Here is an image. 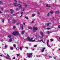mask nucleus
Returning a JSON list of instances; mask_svg holds the SVG:
<instances>
[{
    "instance_id": "obj_1",
    "label": "nucleus",
    "mask_w": 60,
    "mask_h": 60,
    "mask_svg": "<svg viewBox=\"0 0 60 60\" xmlns=\"http://www.w3.org/2000/svg\"><path fill=\"white\" fill-rule=\"evenodd\" d=\"M14 2L15 3H14V5L15 6H19V8H17L16 9L17 11H19V9L22 8L21 6H22V5L20 4H18L17 5V1L16 0H14Z\"/></svg>"
},
{
    "instance_id": "obj_2",
    "label": "nucleus",
    "mask_w": 60,
    "mask_h": 60,
    "mask_svg": "<svg viewBox=\"0 0 60 60\" xmlns=\"http://www.w3.org/2000/svg\"><path fill=\"white\" fill-rule=\"evenodd\" d=\"M12 34L14 35H19V32L18 31H15L12 33Z\"/></svg>"
},
{
    "instance_id": "obj_3",
    "label": "nucleus",
    "mask_w": 60,
    "mask_h": 60,
    "mask_svg": "<svg viewBox=\"0 0 60 60\" xmlns=\"http://www.w3.org/2000/svg\"><path fill=\"white\" fill-rule=\"evenodd\" d=\"M27 55H28V56L29 58L31 57V55H33V53H27Z\"/></svg>"
},
{
    "instance_id": "obj_4",
    "label": "nucleus",
    "mask_w": 60,
    "mask_h": 60,
    "mask_svg": "<svg viewBox=\"0 0 60 60\" xmlns=\"http://www.w3.org/2000/svg\"><path fill=\"white\" fill-rule=\"evenodd\" d=\"M49 40H48L47 41V45L48 47L49 48H51V46H50L49 45V44L48 45V44H49Z\"/></svg>"
},
{
    "instance_id": "obj_5",
    "label": "nucleus",
    "mask_w": 60,
    "mask_h": 60,
    "mask_svg": "<svg viewBox=\"0 0 60 60\" xmlns=\"http://www.w3.org/2000/svg\"><path fill=\"white\" fill-rule=\"evenodd\" d=\"M33 38H31V39H30V41H31L32 42H34V41H35V40H32Z\"/></svg>"
},
{
    "instance_id": "obj_6",
    "label": "nucleus",
    "mask_w": 60,
    "mask_h": 60,
    "mask_svg": "<svg viewBox=\"0 0 60 60\" xmlns=\"http://www.w3.org/2000/svg\"><path fill=\"white\" fill-rule=\"evenodd\" d=\"M35 27V26H34L33 27V29L34 30H38V28H37L35 27Z\"/></svg>"
},
{
    "instance_id": "obj_7",
    "label": "nucleus",
    "mask_w": 60,
    "mask_h": 60,
    "mask_svg": "<svg viewBox=\"0 0 60 60\" xmlns=\"http://www.w3.org/2000/svg\"><path fill=\"white\" fill-rule=\"evenodd\" d=\"M44 36H42V37H41V36H39L38 38H40V39H42L43 37Z\"/></svg>"
},
{
    "instance_id": "obj_8",
    "label": "nucleus",
    "mask_w": 60,
    "mask_h": 60,
    "mask_svg": "<svg viewBox=\"0 0 60 60\" xmlns=\"http://www.w3.org/2000/svg\"><path fill=\"white\" fill-rule=\"evenodd\" d=\"M51 24V23H47L46 24V25L47 26H49V25H50V24Z\"/></svg>"
},
{
    "instance_id": "obj_9",
    "label": "nucleus",
    "mask_w": 60,
    "mask_h": 60,
    "mask_svg": "<svg viewBox=\"0 0 60 60\" xmlns=\"http://www.w3.org/2000/svg\"><path fill=\"white\" fill-rule=\"evenodd\" d=\"M27 39V40H28V41H30V37H28Z\"/></svg>"
},
{
    "instance_id": "obj_10",
    "label": "nucleus",
    "mask_w": 60,
    "mask_h": 60,
    "mask_svg": "<svg viewBox=\"0 0 60 60\" xmlns=\"http://www.w3.org/2000/svg\"><path fill=\"white\" fill-rule=\"evenodd\" d=\"M41 55H36V56L37 57H41Z\"/></svg>"
},
{
    "instance_id": "obj_11",
    "label": "nucleus",
    "mask_w": 60,
    "mask_h": 60,
    "mask_svg": "<svg viewBox=\"0 0 60 60\" xmlns=\"http://www.w3.org/2000/svg\"><path fill=\"white\" fill-rule=\"evenodd\" d=\"M20 25L21 27L22 28V29H23V26H24L22 25V24H20Z\"/></svg>"
},
{
    "instance_id": "obj_12",
    "label": "nucleus",
    "mask_w": 60,
    "mask_h": 60,
    "mask_svg": "<svg viewBox=\"0 0 60 60\" xmlns=\"http://www.w3.org/2000/svg\"><path fill=\"white\" fill-rule=\"evenodd\" d=\"M55 13L57 14H59V13H60V12L59 11H56Z\"/></svg>"
},
{
    "instance_id": "obj_13",
    "label": "nucleus",
    "mask_w": 60,
    "mask_h": 60,
    "mask_svg": "<svg viewBox=\"0 0 60 60\" xmlns=\"http://www.w3.org/2000/svg\"><path fill=\"white\" fill-rule=\"evenodd\" d=\"M40 34L41 35H42V36H44V35H43V32H41Z\"/></svg>"
},
{
    "instance_id": "obj_14",
    "label": "nucleus",
    "mask_w": 60,
    "mask_h": 60,
    "mask_svg": "<svg viewBox=\"0 0 60 60\" xmlns=\"http://www.w3.org/2000/svg\"><path fill=\"white\" fill-rule=\"evenodd\" d=\"M12 38H11L10 39H9V41H10V42H11V41H12Z\"/></svg>"
},
{
    "instance_id": "obj_15",
    "label": "nucleus",
    "mask_w": 60,
    "mask_h": 60,
    "mask_svg": "<svg viewBox=\"0 0 60 60\" xmlns=\"http://www.w3.org/2000/svg\"><path fill=\"white\" fill-rule=\"evenodd\" d=\"M25 32L24 31H22L21 32V34H24V33Z\"/></svg>"
},
{
    "instance_id": "obj_16",
    "label": "nucleus",
    "mask_w": 60,
    "mask_h": 60,
    "mask_svg": "<svg viewBox=\"0 0 60 60\" xmlns=\"http://www.w3.org/2000/svg\"><path fill=\"white\" fill-rule=\"evenodd\" d=\"M1 20L2 21V22L4 23V19H1Z\"/></svg>"
},
{
    "instance_id": "obj_17",
    "label": "nucleus",
    "mask_w": 60,
    "mask_h": 60,
    "mask_svg": "<svg viewBox=\"0 0 60 60\" xmlns=\"http://www.w3.org/2000/svg\"><path fill=\"white\" fill-rule=\"evenodd\" d=\"M28 28H29V29H32V27H31L30 26L28 27Z\"/></svg>"
},
{
    "instance_id": "obj_18",
    "label": "nucleus",
    "mask_w": 60,
    "mask_h": 60,
    "mask_svg": "<svg viewBox=\"0 0 60 60\" xmlns=\"http://www.w3.org/2000/svg\"><path fill=\"white\" fill-rule=\"evenodd\" d=\"M4 47L5 48V49H7V45H5Z\"/></svg>"
},
{
    "instance_id": "obj_19",
    "label": "nucleus",
    "mask_w": 60,
    "mask_h": 60,
    "mask_svg": "<svg viewBox=\"0 0 60 60\" xmlns=\"http://www.w3.org/2000/svg\"><path fill=\"white\" fill-rule=\"evenodd\" d=\"M42 27H43V28H45V26L44 25H43L42 26Z\"/></svg>"
},
{
    "instance_id": "obj_20",
    "label": "nucleus",
    "mask_w": 60,
    "mask_h": 60,
    "mask_svg": "<svg viewBox=\"0 0 60 60\" xmlns=\"http://www.w3.org/2000/svg\"><path fill=\"white\" fill-rule=\"evenodd\" d=\"M5 57L6 58H7V59H8L9 60H11V59L8 57H6V56H5Z\"/></svg>"
},
{
    "instance_id": "obj_21",
    "label": "nucleus",
    "mask_w": 60,
    "mask_h": 60,
    "mask_svg": "<svg viewBox=\"0 0 60 60\" xmlns=\"http://www.w3.org/2000/svg\"><path fill=\"white\" fill-rule=\"evenodd\" d=\"M10 11L12 12H13V11H14V10H13V9H10Z\"/></svg>"
},
{
    "instance_id": "obj_22",
    "label": "nucleus",
    "mask_w": 60,
    "mask_h": 60,
    "mask_svg": "<svg viewBox=\"0 0 60 60\" xmlns=\"http://www.w3.org/2000/svg\"><path fill=\"white\" fill-rule=\"evenodd\" d=\"M35 16V14H32V17H34V16Z\"/></svg>"
},
{
    "instance_id": "obj_23",
    "label": "nucleus",
    "mask_w": 60,
    "mask_h": 60,
    "mask_svg": "<svg viewBox=\"0 0 60 60\" xmlns=\"http://www.w3.org/2000/svg\"><path fill=\"white\" fill-rule=\"evenodd\" d=\"M19 49H20V50L21 51V50H22V47H20Z\"/></svg>"
},
{
    "instance_id": "obj_24",
    "label": "nucleus",
    "mask_w": 60,
    "mask_h": 60,
    "mask_svg": "<svg viewBox=\"0 0 60 60\" xmlns=\"http://www.w3.org/2000/svg\"><path fill=\"white\" fill-rule=\"evenodd\" d=\"M46 6L47 7H50V6H49L48 4L46 5Z\"/></svg>"
},
{
    "instance_id": "obj_25",
    "label": "nucleus",
    "mask_w": 60,
    "mask_h": 60,
    "mask_svg": "<svg viewBox=\"0 0 60 60\" xmlns=\"http://www.w3.org/2000/svg\"><path fill=\"white\" fill-rule=\"evenodd\" d=\"M11 35H9L8 36V38H11Z\"/></svg>"
},
{
    "instance_id": "obj_26",
    "label": "nucleus",
    "mask_w": 60,
    "mask_h": 60,
    "mask_svg": "<svg viewBox=\"0 0 60 60\" xmlns=\"http://www.w3.org/2000/svg\"><path fill=\"white\" fill-rule=\"evenodd\" d=\"M14 23H15V22H17V21H16V20H14L13 22Z\"/></svg>"
},
{
    "instance_id": "obj_27",
    "label": "nucleus",
    "mask_w": 60,
    "mask_h": 60,
    "mask_svg": "<svg viewBox=\"0 0 60 60\" xmlns=\"http://www.w3.org/2000/svg\"><path fill=\"white\" fill-rule=\"evenodd\" d=\"M13 49V47H11L10 48L11 50H12Z\"/></svg>"
},
{
    "instance_id": "obj_28",
    "label": "nucleus",
    "mask_w": 60,
    "mask_h": 60,
    "mask_svg": "<svg viewBox=\"0 0 60 60\" xmlns=\"http://www.w3.org/2000/svg\"><path fill=\"white\" fill-rule=\"evenodd\" d=\"M46 33H47V34H50V32L49 31H48V32H46Z\"/></svg>"
},
{
    "instance_id": "obj_29",
    "label": "nucleus",
    "mask_w": 60,
    "mask_h": 60,
    "mask_svg": "<svg viewBox=\"0 0 60 60\" xmlns=\"http://www.w3.org/2000/svg\"><path fill=\"white\" fill-rule=\"evenodd\" d=\"M13 46L14 47H16V45L15 44L13 45Z\"/></svg>"
},
{
    "instance_id": "obj_30",
    "label": "nucleus",
    "mask_w": 60,
    "mask_h": 60,
    "mask_svg": "<svg viewBox=\"0 0 60 60\" xmlns=\"http://www.w3.org/2000/svg\"><path fill=\"white\" fill-rule=\"evenodd\" d=\"M50 13H53V12L52 11H50Z\"/></svg>"
},
{
    "instance_id": "obj_31",
    "label": "nucleus",
    "mask_w": 60,
    "mask_h": 60,
    "mask_svg": "<svg viewBox=\"0 0 60 60\" xmlns=\"http://www.w3.org/2000/svg\"><path fill=\"white\" fill-rule=\"evenodd\" d=\"M50 41H53V39H51Z\"/></svg>"
},
{
    "instance_id": "obj_32",
    "label": "nucleus",
    "mask_w": 60,
    "mask_h": 60,
    "mask_svg": "<svg viewBox=\"0 0 60 60\" xmlns=\"http://www.w3.org/2000/svg\"><path fill=\"white\" fill-rule=\"evenodd\" d=\"M25 18L26 19H28V17H25Z\"/></svg>"
},
{
    "instance_id": "obj_33",
    "label": "nucleus",
    "mask_w": 60,
    "mask_h": 60,
    "mask_svg": "<svg viewBox=\"0 0 60 60\" xmlns=\"http://www.w3.org/2000/svg\"><path fill=\"white\" fill-rule=\"evenodd\" d=\"M45 47H44L42 49V50H44L45 49Z\"/></svg>"
},
{
    "instance_id": "obj_34",
    "label": "nucleus",
    "mask_w": 60,
    "mask_h": 60,
    "mask_svg": "<svg viewBox=\"0 0 60 60\" xmlns=\"http://www.w3.org/2000/svg\"><path fill=\"white\" fill-rule=\"evenodd\" d=\"M49 15L50 14L49 13H48L47 15V16H49Z\"/></svg>"
},
{
    "instance_id": "obj_35",
    "label": "nucleus",
    "mask_w": 60,
    "mask_h": 60,
    "mask_svg": "<svg viewBox=\"0 0 60 60\" xmlns=\"http://www.w3.org/2000/svg\"><path fill=\"white\" fill-rule=\"evenodd\" d=\"M44 50H43L42 49V50L41 51V52H44Z\"/></svg>"
},
{
    "instance_id": "obj_36",
    "label": "nucleus",
    "mask_w": 60,
    "mask_h": 60,
    "mask_svg": "<svg viewBox=\"0 0 60 60\" xmlns=\"http://www.w3.org/2000/svg\"><path fill=\"white\" fill-rule=\"evenodd\" d=\"M37 47V45H35L34 46V48H36V47Z\"/></svg>"
},
{
    "instance_id": "obj_37",
    "label": "nucleus",
    "mask_w": 60,
    "mask_h": 60,
    "mask_svg": "<svg viewBox=\"0 0 60 60\" xmlns=\"http://www.w3.org/2000/svg\"><path fill=\"white\" fill-rule=\"evenodd\" d=\"M19 23H17L16 24V25H18Z\"/></svg>"
},
{
    "instance_id": "obj_38",
    "label": "nucleus",
    "mask_w": 60,
    "mask_h": 60,
    "mask_svg": "<svg viewBox=\"0 0 60 60\" xmlns=\"http://www.w3.org/2000/svg\"><path fill=\"white\" fill-rule=\"evenodd\" d=\"M11 13L12 14V15H14V14H13V12H11Z\"/></svg>"
},
{
    "instance_id": "obj_39",
    "label": "nucleus",
    "mask_w": 60,
    "mask_h": 60,
    "mask_svg": "<svg viewBox=\"0 0 60 60\" xmlns=\"http://www.w3.org/2000/svg\"><path fill=\"white\" fill-rule=\"evenodd\" d=\"M50 29V28H48L46 29H48V30H49V29Z\"/></svg>"
},
{
    "instance_id": "obj_40",
    "label": "nucleus",
    "mask_w": 60,
    "mask_h": 60,
    "mask_svg": "<svg viewBox=\"0 0 60 60\" xmlns=\"http://www.w3.org/2000/svg\"><path fill=\"white\" fill-rule=\"evenodd\" d=\"M3 2H1V1H0V4H3Z\"/></svg>"
},
{
    "instance_id": "obj_41",
    "label": "nucleus",
    "mask_w": 60,
    "mask_h": 60,
    "mask_svg": "<svg viewBox=\"0 0 60 60\" xmlns=\"http://www.w3.org/2000/svg\"><path fill=\"white\" fill-rule=\"evenodd\" d=\"M53 57L54 58V59H56V57L55 56V57Z\"/></svg>"
},
{
    "instance_id": "obj_42",
    "label": "nucleus",
    "mask_w": 60,
    "mask_h": 60,
    "mask_svg": "<svg viewBox=\"0 0 60 60\" xmlns=\"http://www.w3.org/2000/svg\"><path fill=\"white\" fill-rule=\"evenodd\" d=\"M13 27L14 29H15V26H13Z\"/></svg>"
},
{
    "instance_id": "obj_43",
    "label": "nucleus",
    "mask_w": 60,
    "mask_h": 60,
    "mask_svg": "<svg viewBox=\"0 0 60 60\" xmlns=\"http://www.w3.org/2000/svg\"><path fill=\"white\" fill-rule=\"evenodd\" d=\"M49 58H51V57H52V56H49Z\"/></svg>"
},
{
    "instance_id": "obj_44",
    "label": "nucleus",
    "mask_w": 60,
    "mask_h": 60,
    "mask_svg": "<svg viewBox=\"0 0 60 60\" xmlns=\"http://www.w3.org/2000/svg\"><path fill=\"white\" fill-rule=\"evenodd\" d=\"M23 12L21 13V15H22V14H23Z\"/></svg>"
},
{
    "instance_id": "obj_45",
    "label": "nucleus",
    "mask_w": 60,
    "mask_h": 60,
    "mask_svg": "<svg viewBox=\"0 0 60 60\" xmlns=\"http://www.w3.org/2000/svg\"><path fill=\"white\" fill-rule=\"evenodd\" d=\"M7 56H9V55H8V54H7Z\"/></svg>"
},
{
    "instance_id": "obj_46",
    "label": "nucleus",
    "mask_w": 60,
    "mask_h": 60,
    "mask_svg": "<svg viewBox=\"0 0 60 60\" xmlns=\"http://www.w3.org/2000/svg\"><path fill=\"white\" fill-rule=\"evenodd\" d=\"M38 14H40V13L38 11Z\"/></svg>"
},
{
    "instance_id": "obj_47",
    "label": "nucleus",
    "mask_w": 60,
    "mask_h": 60,
    "mask_svg": "<svg viewBox=\"0 0 60 60\" xmlns=\"http://www.w3.org/2000/svg\"><path fill=\"white\" fill-rule=\"evenodd\" d=\"M33 31L34 32H35V30L33 29Z\"/></svg>"
},
{
    "instance_id": "obj_48",
    "label": "nucleus",
    "mask_w": 60,
    "mask_h": 60,
    "mask_svg": "<svg viewBox=\"0 0 60 60\" xmlns=\"http://www.w3.org/2000/svg\"><path fill=\"white\" fill-rule=\"evenodd\" d=\"M34 21H33L31 22V23H34Z\"/></svg>"
},
{
    "instance_id": "obj_49",
    "label": "nucleus",
    "mask_w": 60,
    "mask_h": 60,
    "mask_svg": "<svg viewBox=\"0 0 60 60\" xmlns=\"http://www.w3.org/2000/svg\"><path fill=\"white\" fill-rule=\"evenodd\" d=\"M25 48L26 49H28V47H25Z\"/></svg>"
},
{
    "instance_id": "obj_50",
    "label": "nucleus",
    "mask_w": 60,
    "mask_h": 60,
    "mask_svg": "<svg viewBox=\"0 0 60 60\" xmlns=\"http://www.w3.org/2000/svg\"><path fill=\"white\" fill-rule=\"evenodd\" d=\"M15 58H16L15 57H14L13 58V59H15Z\"/></svg>"
},
{
    "instance_id": "obj_51",
    "label": "nucleus",
    "mask_w": 60,
    "mask_h": 60,
    "mask_svg": "<svg viewBox=\"0 0 60 60\" xmlns=\"http://www.w3.org/2000/svg\"><path fill=\"white\" fill-rule=\"evenodd\" d=\"M0 56H4L2 55H0Z\"/></svg>"
},
{
    "instance_id": "obj_52",
    "label": "nucleus",
    "mask_w": 60,
    "mask_h": 60,
    "mask_svg": "<svg viewBox=\"0 0 60 60\" xmlns=\"http://www.w3.org/2000/svg\"><path fill=\"white\" fill-rule=\"evenodd\" d=\"M52 19H54V20H56V19H54L55 18H54V17H53L52 18Z\"/></svg>"
},
{
    "instance_id": "obj_53",
    "label": "nucleus",
    "mask_w": 60,
    "mask_h": 60,
    "mask_svg": "<svg viewBox=\"0 0 60 60\" xmlns=\"http://www.w3.org/2000/svg\"><path fill=\"white\" fill-rule=\"evenodd\" d=\"M16 55H17V56H19V54H17Z\"/></svg>"
},
{
    "instance_id": "obj_54",
    "label": "nucleus",
    "mask_w": 60,
    "mask_h": 60,
    "mask_svg": "<svg viewBox=\"0 0 60 60\" xmlns=\"http://www.w3.org/2000/svg\"><path fill=\"white\" fill-rule=\"evenodd\" d=\"M22 16V15H21L20 16V18H21V17Z\"/></svg>"
},
{
    "instance_id": "obj_55",
    "label": "nucleus",
    "mask_w": 60,
    "mask_h": 60,
    "mask_svg": "<svg viewBox=\"0 0 60 60\" xmlns=\"http://www.w3.org/2000/svg\"><path fill=\"white\" fill-rule=\"evenodd\" d=\"M27 6V5H25V8H26V7Z\"/></svg>"
},
{
    "instance_id": "obj_56",
    "label": "nucleus",
    "mask_w": 60,
    "mask_h": 60,
    "mask_svg": "<svg viewBox=\"0 0 60 60\" xmlns=\"http://www.w3.org/2000/svg\"><path fill=\"white\" fill-rule=\"evenodd\" d=\"M3 10H4V8H2L1 9V11H3Z\"/></svg>"
},
{
    "instance_id": "obj_57",
    "label": "nucleus",
    "mask_w": 60,
    "mask_h": 60,
    "mask_svg": "<svg viewBox=\"0 0 60 60\" xmlns=\"http://www.w3.org/2000/svg\"><path fill=\"white\" fill-rule=\"evenodd\" d=\"M0 13H2V14L3 13L1 11H0Z\"/></svg>"
},
{
    "instance_id": "obj_58",
    "label": "nucleus",
    "mask_w": 60,
    "mask_h": 60,
    "mask_svg": "<svg viewBox=\"0 0 60 60\" xmlns=\"http://www.w3.org/2000/svg\"><path fill=\"white\" fill-rule=\"evenodd\" d=\"M53 32V31H51L50 32V33H52Z\"/></svg>"
},
{
    "instance_id": "obj_59",
    "label": "nucleus",
    "mask_w": 60,
    "mask_h": 60,
    "mask_svg": "<svg viewBox=\"0 0 60 60\" xmlns=\"http://www.w3.org/2000/svg\"><path fill=\"white\" fill-rule=\"evenodd\" d=\"M29 45H30V46H31V43L29 44Z\"/></svg>"
},
{
    "instance_id": "obj_60",
    "label": "nucleus",
    "mask_w": 60,
    "mask_h": 60,
    "mask_svg": "<svg viewBox=\"0 0 60 60\" xmlns=\"http://www.w3.org/2000/svg\"><path fill=\"white\" fill-rule=\"evenodd\" d=\"M58 27H59V28H60V26H58Z\"/></svg>"
},
{
    "instance_id": "obj_61",
    "label": "nucleus",
    "mask_w": 60,
    "mask_h": 60,
    "mask_svg": "<svg viewBox=\"0 0 60 60\" xmlns=\"http://www.w3.org/2000/svg\"><path fill=\"white\" fill-rule=\"evenodd\" d=\"M45 56H47V54H45Z\"/></svg>"
},
{
    "instance_id": "obj_62",
    "label": "nucleus",
    "mask_w": 60,
    "mask_h": 60,
    "mask_svg": "<svg viewBox=\"0 0 60 60\" xmlns=\"http://www.w3.org/2000/svg\"><path fill=\"white\" fill-rule=\"evenodd\" d=\"M25 9H23V11H24Z\"/></svg>"
},
{
    "instance_id": "obj_63",
    "label": "nucleus",
    "mask_w": 60,
    "mask_h": 60,
    "mask_svg": "<svg viewBox=\"0 0 60 60\" xmlns=\"http://www.w3.org/2000/svg\"><path fill=\"white\" fill-rule=\"evenodd\" d=\"M53 44H52L51 45V46H52L53 45Z\"/></svg>"
},
{
    "instance_id": "obj_64",
    "label": "nucleus",
    "mask_w": 60,
    "mask_h": 60,
    "mask_svg": "<svg viewBox=\"0 0 60 60\" xmlns=\"http://www.w3.org/2000/svg\"><path fill=\"white\" fill-rule=\"evenodd\" d=\"M24 60H26V59H25V58H24Z\"/></svg>"
}]
</instances>
